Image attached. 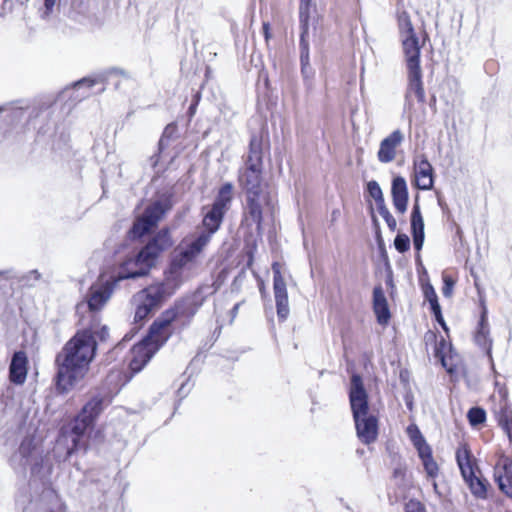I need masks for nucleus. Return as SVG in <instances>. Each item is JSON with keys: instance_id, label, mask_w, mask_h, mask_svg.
I'll return each mask as SVG.
<instances>
[{"instance_id": "obj_41", "label": "nucleus", "mask_w": 512, "mask_h": 512, "mask_svg": "<svg viewBox=\"0 0 512 512\" xmlns=\"http://www.w3.org/2000/svg\"><path fill=\"white\" fill-rule=\"evenodd\" d=\"M97 83V80L94 78L84 77L81 80L75 82L73 84V89L80 90L82 88H85L89 90Z\"/></svg>"}, {"instance_id": "obj_24", "label": "nucleus", "mask_w": 512, "mask_h": 512, "mask_svg": "<svg viewBox=\"0 0 512 512\" xmlns=\"http://www.w3.org/2000/svg\"><path fill=\"white\" fill-rule=\"evenodd\" d=\"M476 345L485 353L492 362V339L490 337L489 324L485 315L482 313L474 335Z\"/></svg>"}, {"instance_id": "obj_60", "label": "nucleus", "mask_w": 512, "mask_h": 512, "mask_svg": "<svg viewBox=\"0 0 512 512\" xmlns=\"http://www.w3.org/2000/svg\"><path fill=\"white\" fill-rule=\"evenodd\" d=\"M241 303H236L233 308L231 309V315L232 317H236L237 313H238V310H239V307H240Z\"/></svg>"}, {"instance_id": "obj_38", "label": "nucleus", "mask_w": 512, "mask_h": 512, "mask_svg": "<svg viewBox=\"0 0 512 512\" xmlns=\"http://www.w3.org/2000/svg\"><path fill=\"white\" fill-rule=\"evenodd\" d=\"M410 244V238L404 233H398L394 239V247L399 253L407 252Z\"/></svg>"}, {"instance_id": "obj_30", "label": "nucleus", "mask_w": 512, "mask_h": 512, "mask_svg": "<svg viewBox=\"0 0 512 512\" xmlns=\"http://www.w3.org/2000/svg\"><path fill=\"white\" fill-rule=\"evenodd\" d=\"M465 482L475 497L480 499H485L487 497L488 482L485 479L480 478L475 474L471 478H467Z\"/></svg>"}, {"instance_id": "obj_28", "label": "nucleus", "mask_w": 512, "mask_h": 512, "mask_svg": "<svg viewBox=\"0 0 512 512\" xmlns=\"http://www.w3.org/2000/svg\"><path fill=\"white\" fill-rule=\"evenodd\" d=\"M177 129L178 128L175 123H170L165 127L162 136L158 142V153L150 157L151 166L153 168H155L159 162L160 153L168 146L169 141L175 138Z\"/></svg>"}, {"instance_id": "obj_19", "label": "nucleus", "mask_w": 512, "mask_h": 512, "mask_svg": "<svg viewBox=\"0 0 512 512\" xmlns=\"http://www.w3.org/2000/svg\"><path fill=\"white\" fill-rule=\"evenodd\" d=\"M28 372V357L23 350L15 351L9 365V381L15 385L25 383Z\"/></svg>"}, {"instance_id": "obj_13", "label": "nucleus", "mask_w": 512, "mask_h": 512, "mask_svg": "<svg viewBox=\"0 0 512 512\" xmlns=\"http://www.w3.org/2000/svg\"><path fill=\"white\" fill-rule=\"evenodd\" d=\"M150 269L143 261L138 259V253L124 260L118 270L110 276L117 284L126 279H136L148 275Z\"/></svg>"}, {"instance_id": "obj_22", "label": "nucleus", "mask_w": 512, "mask_h": 512, "mask_svg": "<svg viewBox=\"0 0 512 512\" xmlns=\"http://www.w3.org/2000/svg\"><path fill=\"white\" fill-rule=\"evenodd\" d=\"M372 308L376 316V320L380 325H387L391 319V313L381 284L373 288Z\"/></svg>"}, {"instance_id": "obj_58", "label": "nucleus", "mask_w": 512, "mask_h": 512, "mask_svg": "<svg viewBox=\"0 0 512 512\" xmlns=\"http://www.w3.org/2000/svg\"><path fill=\"white\" fill-rule=\"evenodd\" d=\"M196 110H197V106L193 105L192 103H190V106H189L188 111H187V114H188L190 119L195 115Z\"/></svg>"}, {"instance_id": "obj_44", "label": "nucleus", "mask_w": 512, "mask_h": 512, "mask_svg": "<svg viewBox=\"0 0 512 512\" xmlns=\"http://www.w3.org/2000/svg\"><path fill=\"white\" fill-rule=\"evenodd\" d=\"M443 288H442V293L445 297H450L451 294H452V289H453V286H454V281L448 277V276H444L443 277Z\"/></svg>"}, {"instance_id": "obj_23", "label": "nucleus", "mask_w": 512, "mask_h": 512, "mask_svg": "<svg viewBox=\"0 0 512 512\" xmlns=\"http://www.w3.org/2000/svg\"><path fill=\"white\" fill-rule=\"evenodd\" d=\"M406 67L420 66L421 46L417 34L401 37Z\"/></svg>"}, {"instance_id": "obj_62", "label": "nucleus", "mask_w": 512, "mask_h": 512, "mask_svg": "<svg viewBox=\"0 0 512 512\" xmlns=\"http://www.w3.org/2000/svg\"><path fill=\"white\" fill-rule=\"evenodd\" d=\"M88 95H89V92H88V91H87V92H83V93L81 94V97L85 98V97H87Z\"/></svg>"}, {"instance_id": "obj_40", "label": "nucleus", "mask_w": 512, "mask_h": 512, "mask_svg": "<svg viewBox=\"0 0 512 512\" xmlns=\"http://www.w3.org/2000/svg\"><path fill=\"white\" fill-rule=\"evenodd\" d=\"M367 191L374 200L383 196L382 189L377 181L371 180L367 183Z\"/></svg>"}, {"instance_id": "obj_27", "label": "nucleus", "mask_w": 512, "mask_h": 512, "mask_svg": "<svg viewBox=\"0 0 512 512\" xmlns=\"http://www.w3.org/2000/svg\"><path fill=\"white\" fill-rule=\"evenodd\" d=\"M170 294L174 295L183 283V272L171 266L164 271V278L159 282Z\"/></svg>"}, {"instance_id": "obj_21", "label": "nucleus", "mask_w": 512, "mask_h": 512, "mask_svg": "<svg viewBox=\"0 0 512 512\" xmlns=\"http://www.w3.org/2000/svg\"><path fill=\"white\" fill-rule=\"evenodd\" d=\"M391 197L396 211L404 214L408 207L409 192L407 182L403 176L398 175L392 179Z\"/></svg>"}, {"instance_id": "obj_55", "label": "nucleus", "mask_w": 512, "mask_h": 512, "mask_svg": "<svg viewBox=\"0 0 512 512\" xmlns=\"http://www.w3.org/2000/svg\"><path fill=\"white\" fill-rule=\"evenodd\" d=\"M186 385L187 383H183L180 388L178 389L177 391V394L180 398H184L186 397V395L188 394L189 392V389H186Z\"/></svg>"}, {"instance_id": "obj_8", "label": "nucleus", "mask_w": 512, "mask_h": 512, "mask_svg": "<svg viewBox=\"0 0 512 512\" xmlns=\"http://www.w3.org/2000/svg\"><path fill=\"white\" fill-rule=\"evenodd\" d=\"M232 200L233 185L230 182H226L219 188L210 210L204 215L202 221L205 231H202L199 235L207 237V244L212 235L220 228Z\"/></svg>"}, {"instance_id": "obj_6", "label": "nucleus", "mask_w": 512, "mask_h": 512, "mask_svg": "<svg viewBox=\"0 0 512 512\" xmlns=\"http://www.w3.org/2000/svg\"><path fill=\"white\" fill-rule=\"evenodd\" d=\"M105 400L100 394L92 396L82 407L71 427L72 445L67 450V458L72 454L87 450V442L83 436L93 429L98 417L104 411Z\"/></svg>"}, {"instance_id": "obj_15", "label": "nucleus", "mask_w": 512, "mask_h": 512, "mask_svg": "<svg viewBox=\"0 0 512 512\" xmlns=\"http://www.w3.org/2000/svg\"><path fill=\"white\" fill-rule=\"evenodd\" d=\"M415 432V435H411V440L418 451L428 477L435 478L438 475V465L433 459L432 450L417 427H415Z\"/></svg>"}, {"instance_id": "obj_34", "label": "nucleus", "mask_w": 512, "mask_h": 512, "mask_svg": "<svg viewBox=\"0 0 512 512\" xmlns=\"http://www.w3.org/2000/svg\"><path fill=\"white\" fill-rule=\"evenodd\" d=\"M467 419L472 427H477L486 421V411L479 406H474L468 410Z\"/></svg>"}, {"instance_id": "obj_36", "label": "nucleus", "mask_w": 512, "mask_h": 512, "mask_svg": "<svg viewBox=\"0 0 512 512\" xmlns=\"http://www.w3.org/2000/svg\"><path fill=\"white\" fill-rule=\"evenodd\" d=\"M5 110L2 112L5 113V120L10 124H16L21 121L25 115V110L21 107H13V106H3Z\"/></svg>"}, {"instance_id": "obj_56", "label": "nucleus", "mask_w": 512, "mask_h": 512, "mask_svg": "<svg viewBox=\"0 0 512 512\" xmlns=\"http://www.w3.org/2000/svg\"><path fill=\"white\" fill-rule=\"evenodd\" d=\"M0 275L4 276L6 279L16 277V275L14 274V271L12 269L0 271Z\"/></svg>"}, {"instance_id": "obj_12", "label": "nucleus", "mask_w": 512, "mask_h": 512, "mask_svg": "<svg viewBox=\"0 0 512 512\" xmlns=\"http://www.w3.org/2000/svg\"><path fill=\"white\" fill-rule=\"evenodd\" d=\"M273 270V291L276 303L277 317L279 321L284 322L290 312L288 293L285 280L281 274L278 263L272 265Z\"/></svg>"}, {"instance_id": "obj_53", "label": "nucleus", "mask_w": 512, "mask_h": 512, "mask_svg": "<svg viewBox=\"0 0 512 512\" xmlns=\"http://www.w3.org/2000/svg\"><path fill=\"white\" fill-rule=\"evenodd\" d=\"M262 30L265 40L268 41L271 37L270 24L268 22H264L262 25Z\"/></svg>"}, {"instance_id": "obj_26", "label": "nucleus", "mask_w": 512, "mask_h": 512, "mask_svg": "<svg viewBox=\"0 0 512 512\" xmlns=\"http://www.w3.org/2000/svg\"><path fill=\"white\" fill-rule=\"evenodd\" d=\"M456 460L464 480L475 475L476 465L468 449L458 450L456 452Z\"/></svg>"}, {"instance_id": "obj_39", "label": "nucleus", "mask_w": 512, "mask_h": 512, "mask_svg": "<svg viewBox=\"0 0 512 512\" xmlns=\"http://www.w3.org/2000/svg\"><path fill=\"white\" fill-rule=\"evenodd\" d=\"M152 355L149 352H145L143 359L139 361L136 357L130 362V368L134 372H139L151 359Z\"/></svg>"}, {"instance_id": "obj_9", "label": "nucleus", "mask_w": 512, "mask_h": 512, "mask_svg": "<svg viewBox=\"0 0 512 512\" xmlns=\"http://www.w3.org/2000/svg\"><path fill=\"white\" fill-rule=\"evenodd\" d=\"M117 283L109 277L107 280L102 279V275L98 281L92 284L85 296L84 301L76 305V313L80 314L84 310L91 313L100 311L108 302Z\"/></svg>"}, {"instance_id": "obj_50", "label": "nucleus", "mask_w": 512, "mask_h": 512, "mask_svg": "<svg viewBox=\"0 0 512 512\" xmlns=\"http://www.w3.org/2000/svg\"><path fill=\"white\" fill-rule=\"evenodd\" d=\"M405 476V468L402 465H398L393 470V477L394 478H401L403 479Z\"/></svg>"}, {"instance_id": "obj_37", "label": "nucleus", "mask_w": 512, "mask_h": 512, "mask_svg": "<svg viewBox=\"0 0 512 512\" xmlns=\"http://www.w3.org/2000/svg\"><path fill=\"white\" fill-rule=\"evenodd\" d=\"M300 72L307 89H311L313 86V80L315 78V70L311 64L300 65Z\"/></svg>"}, {"instance_id": "obj_2", "label": "nucleus", "mask_w": 512, "mask_h": 512, "mask_svg": "<svg viewBox=\"0 0 512 512\" xmlns=\"http://www.w3.org/2000/svg\"><path fill=\"white\" fill-rule=\"evenodd\" d=\"M263 174V138L257 133L250 137L248 153L244 165L238 171V183L245 193L244 213L247 219L256 225L258 234L262 233L264 208H272V198L262 188Z\"/></svg>"}, {"instance_id": "obj_54", "label": "nucleus", "mask_w": 512, "mask_h": 512, "mask_svg": "<svg viewBox=\"0 0 512 512\" xmlns=\"http://www.w3.org/2000/svg\"><path fill=\"white\" fill-rule=\"evenodd\" d=\"M502 430L507 435L509 442L512 444V421L507 426L502 427Z\"/></svg>"}, {"instance_id": "obj_33", "label": "nucleus", "mask_w": 512, "mask_h": 512, "mask_svg": "<svg viewBox=\"0 0 512 512\" xmlns=\"http://www.w3.org/2000/svg\"><path fill=\"white\" fill-rule=\"evenodd\" d=\"M154 310L155 308L143 299L135 309L134 322L142 325Z\"/></svg>"}, {"instance_id": "obj_29", "label": "nucleus", "mask_w": 512, "mask_h": 512, "mask_svg": "<svg viewBox=\"0 0 512 512\" xmlns=\"http://www.w3.org/2000/svg\"><path fill=\"white\" fill-rule=\"evenodd\" d=\"M312 12H316L314 0H300L299 4V26L300 32H309V20Z\"/></svg>"}, {"instance_id": "obj_11", "label": "nucleus", "mask_w": 512, "mask_h": 512, "mask_svg": "<svg viewBox=\"0 0 512 512\" xmlns=\"http://www.w3.org/2000/svg\"><path fill=\"white\" fill-rule=\"evenodd\" d=\"M207 245V237L198 235L183 250L175 254L169 263L172 268L183 272V269L193 263Z\"/></svg>"}, {"instance_id": "obj_64", "label": "nucleus", "mask_w": 512, "mask_h": 512, "mask_svg": "<svg viewBox=\"0 0 512 512\" xmlns=\"http://www.w3.org/2000/svg\"><path fill=\"white\" fill-rule=\"evenodd\" d=\"M440 346H444L445 345V340L442 339L441 342L439 343Z\"/></svg>"}, {"instance_id": "obj_10", "label": "nucleus", "mask_w": 512, "mask_h": 512, "mask_svg": "<svg viewBox=\"0 0 512 512\" xmlns=\"http://www.w3.org/2000/svg\"><path fill=\"white\" fill-rule=\"evenodd\" d=\"M173 245L170 229L164 227L153 235L148 242L138 251V259L143 261L148 268L155 265L158 257Z\"/></svg>"}, {"instance_id": "obj_51", "label": "nucleus", "mask_w": 512, "mask_h": 512, "mask_svg": "<svg viewBox=\"0 0 512 512\" xmlns=\"http://www.w3.org/2000/svg\"><path fill=\"white\" fill-rule=\"evenodd\" d=\"M374 201H375V203H376V207H377V211H378V213H379L380 211H384V210H386V209H387V206H386V204H385V200H384V196H381L380 198H377V199H375Z\"/></svg>"}, {"instance_id": "obj_32", "label": "nucleus", "mask_w": 512, "mask_h": 512, "mask_svg": "<svg viewBox=\"0 0 512 512\" xmlns=\"http://www.w3.org/2000/svg\"><path fill=\"white\" fill-rule=\"evenodd\" d=\"M299 60H300V65L311 64L310 63V48H309L308 33L300 32Z\"/></svg>"}, {"instance_id": "obj_25", "label": "nucleus", "mask_w": 512, "mask_h": 512, "mask_svg": "<svg viewBox=\"0 0 512 512\" xmlns=\"http://www.w3.org/2000/svg\"><path fill=\"white\" fill-rule=\"evenodd\" d=\"M143 299L155 309L172 296L159 282L149 285L143 291Z\"/></svg>"}, {"instance_id": "obj_17", "label": "nucleus", "mask_w": 512, "mask_h": 512, "mask_svg": "<svg viewBox=\"0 0 512 512\" xmlns=\"http://www.w3.org/2000/svg\"><path fill=\"white\" fill-rule=\"evenodd\" d=\"M404 141V134L401 130L396 129L387 137H385L379 146L377 158L381 163H390L396 157V148Z\"/></svg>"}, {"instance_id": "obj_43", "label": "nucleus", "mask_w": 512, "mask_h": 512, "mask_svg": "<svg viewBox=\"0 0 512 512\" xmlns=\"http://www.w3.org/2000/svg\"><path fill=\"white\" fill-rule=\"evenodd\" d=\"M41 278V274L38 270L34 269L23 275L19 280L23 282L24 284L31 285L29 283L30 279H33L34 281H38Z\"/></svg>"}, {"instance_id": "obj_47", "label": "nucleus", "mask_w": 512, "mask_h": 512, "mask_svg": "<svg viewBox=\"0 0 512 512\" xmlns=\"http://www.w3.org/2000/svg\"><path fill=\"white\" fill-rule=\"evenodd\" d=\"M94 337L97 336L101 342L107 341L109 338V329L106 325H103L99 330L93 332Z\"/></svg>"}, {"instance_id": "obj_52", "label": "nucleus", "mask_w": 512, "mask_h": 512, "mask_svg": "<svg viewBox=\"0 0 512 512\" xmlns=\"http://www.w3.org/2000/svg\"><path fill=\"white\" fill-rule=\"evenodd\" d=\"M435 317L436 322L445 330L448 331L447 324L443 318L442 312L438 313Z\"/></svg>"}, {"instance_id": "obj_5", "label": "nucleus", "mask_w": 512, "mask_h": 512, "mask_svg": "<svg viewBox=\"0 0 512 512\" xmlns=\"http://www.w3.org/2000/svg\"><path fill=\"white\" fill-rule=\"evenodd\" d=\"M348 397L357 437L365 445L374 443L378 437V418L369 413V396L358 373L351 375Z\"/></svg>"}, {"instance_id": "obj_57", "label": "nucleus", "mask_w": 512, "mask_h": 512, "mask_svg": "<svg viewBox=\"0 0 512 512\" xmlns=\"http://www.w3.org/2000/svg\"><path fill=\"white\" fill-rule=\"evenodd\" d=\"M201 100V92L200 91H196L193 96H192V100H191V103L193 105H196L198 106L199 102Z\"/></svg>"}, {"instance_id": "obj_48", "label": "nucleus", "mask_w": 512, "mask_h": 512, "mask_svg": "<svg viewBox=\"0 0 512 512\" xmlns=\"http://www.w3.org/2000/svg\"><path fill=\"white\" fill-rule=\"evenodd\" d=\"M57 0H44V11L42 13V18H47L54 9Z\"/></svg>"}, {"instance_id": "obj_16", "label": "nucleus", "mask_w": 512, "mask_h": 512, "mask_svg": "<svg viewBox=\"0 0 512 512\" xmlns=\"http://www.w3.org/2000/svg\"><path fill=\"white\" fill-rule=\"evenodd\" d=\"M421 66L407 68V88L405 92V100L409 106L411 103L412 94L415 95L419 103H424L426 100L423 80H422Z\"/></svg>"}, {"instance_id": "obj_42", "label": "nucleus", "mask_w": 512, "mask_h": 512, "mask_svg": "<svg viewBox=\"0 0 512 512\" xmlns=\"http://www.w3.org/2000/svg\"><path fill=\"white\" fill-rule=\"evenodd\" d=\"M379 214L382 216V218L385 220L389 230L391 232H394L397 229V222L393 215L390 213L389 209L387 208L384 211H380Z\"/></svg>"}, {"instance_id": "obj_45", "label": "nucleus", "mask_w": 512, "mask_h": 512, "mask_svg": "<svg viewBox=\"0 0 512 512\" xmlns=\"http://www.w3.org/2000/svg\"><path fill=\"white\" fill-rule=\"evenodd\" d=\"M386 285L391 288V289H394L395 288V285H394V281H393V272H392V269H391V266L389 264V261L388 259L386 258Z\"/></svg>"}, {"instance_id": "obj_31", "label": "nucleus", "mask_w": 512, "mask_h": 512, "mask_svg": "<svg viewBox=\"0 0 512 512\" xmlns=\"http://www.w3.org/2000/svg\"><path fill=\"white\" fill-rule=\"evenodd\" d=\"M397 26L400 38L416 34L411 17L405 10L397 14Z\"/></svg>"}, {"instance_id": "obj_35", "label": "nucleus", "mask_w": 512, "mask_h": 512, "mask_svg": "<svg viewBox=\"0 0 512 512\" xmlns=\"http://www.w3.org/2000/svg\"><path fill=\"white\" fill-rule=\"evenodd\" d=\"M495 418L498 425L502 428L512 422V409L509 405L501 404L498 410L495 411Z\"/></svg>"}, {"instance_id": "obj_61", "label": "nucleus", "mask_w": 512, "mask_h": 512, "mask_svg": "<svg viewBox=\"0 0 512 512\" xmlns=\"http://www.w3.org/2000/svg\"><path fill=\"white\" fill-rule=\"evenodd\" d=\"M405 403H406L407 408L409 410H412V408H413V401H412V399H409L408 397H406Z\"/></svg>"}, {"instance_id": "obj_1", "label": "nucleus", "mask_w": 512, "mask_h": 512, "mask_svg": "<svg viewBox=\"0 0 512 512\" xmlns=\"http://www.w3.org/2000/svg\"><path fill=\"white\" fill-rule=\"evenodd\" d=\"M9 463L15 473L26 477L30 472L28 489L21 492L17 504L22 512H65L66 505L50 486L52 462L35 443L34 436H25Z\"/></svg>"}, {"instance_id": "obj_4", "label": "nucleus", "mask_w": 512, "mask_h": 512, "mask_svg": "<svg viewBox=\"0 0 512 512\" xmlns=\"http://www.w3.org/2000/svg\"><path fill=\"white\" fill-rule=\"evenodd\" d=\"M204 300L205 298L199 291L175 300L171 307L164 310L153 321L142 343L134 347V352L140 353L150 345H154L155 349L164 345L170 337V334H165V330L176 320L181 321L184 327L190 325L192 319L202 307Z\"/></svg>"}, {"instance_id": "obj_63", "label": "nucleus", "mask_w": 512, "mask_h": 512, "mask_svg": "<svg viewBox=\"0 0 512 512\" xmlns=\"http://www.w3.org/2000/svg\"><path fill=\"white\" fill-rule=\"evenodd\" d=\"M113 71H115V72H117V73H123V71H122V70L117 69V68H114V69H113Z\"/></svg>"}, {"instance_id": "obj_59", "label": "nucleus", "mask_w": 512, "mask_h": 512, "mask_svg": "<svg viewBox=\"0 0 512 512\" xmlns=\"http://www.w3.org/2000/svg\"><path fill=\"white\" fill-rule=\"evenodd\" d=\"M372 222H373V226H374V228L376 229V232H377L378 234H380V225H379V221H378L377 217H376L374 214H372Z\"/></svg>"}, {"instance_id": "obj_18", "label": "nucleus", "mask_w": 512, "mask_h": 512, "mask_svg": "<svg viewBox=\"0 0 512 512\" xmlns=\"http://www.w3.org/2000/svg\"><path fill=\"white\" fill-rule=\"evenodd\" d=\"M494 480L506 496L512 498V459L503 457L494 469Z\"/></svg>"}, {"instance_id": "obj_46", "label": "nucleus", "mask_w": 512, "mask_h": 512, "mask_svg": "<svg viewBox=\"0 0 512 512\" xmlns=\"http://www.w3.org/2000/svg\"><path fill=\"white\" fill-rule=\"evenodd\" d=\"M423 292H424V297L428 302L438 298L437 294L431 284H427L424 287Z\"/></svg>"}, {"instance_id": "obj_20", "label": "nucleus", "mask_w": 512, "mask_h": 512, "mask_svg": "<svg viewBox=\"0 0 512 512\" xmlns=\"http://www.w3.org/2000/svg\"><path fill=\"white\" fill-rule=\"evenodd\" d=\"M410 225L414 249L417 251L416 260H420L419 252L423 248L425 233L424 220L421 214L420 205L417 201L414 203L412 207Z\"/></svg>"}, {"instance_id": "obj_3", "label": "nucleus", "mask_w": 512, "mask_h": 512, "mask_svg": "<svg viewBox=\"0 0 512 512\" xmlns=\"http://www.w3.org/2000/svg\"><path fill=\"white\" fill-rule=\"evenodd\" d=\"M97 341L92 328L78 330L55 357L57 372L55 384L61 392H68L87 375L97 353Z\"/></svg>"}, {"instance_id": "obj_7", "label": "nucleus", "mask_w": 512, "mask_h": 512, "mask_svg": "<svg viewBox=\"0 0 512 512\" xmlns=\"http://www.w3.org/2000/svg\"><path fill=\"white\" fill-rule=\"evenodd\" d=\"M174 193L165 191L158 198L148 205L143 213L137 217L128 231L130 240H138L150 234L157 227L158 223L173 207Z\"/></svg>"}, {"instance_id": "obj_14", "label": "nucleus", "mask_w": 512, "mask_h": 512, "mask_svg": "<svg viewBox=\"0 0 512 512\" xmlns=\"http://www.w3.org/2000/svg\"><path fill=\"white\" fill-rule=\"evenodd\" d=\"M413 169L417 188L431 190L434 186V168L425 154L414 156Z\"/></svg>"}, {"instance_id": "obj_49", "label": "nucleus", "mask_w": 512, "mask_h": 512, "mask_svg": "<svg viewBox=\"0 0 512 512\" xmlns=\"http://www.w3.org/2000/svg\"><path fill=\"white\" fill-rule=\"evenodd\" d=\"M429 304H430V310H431V313L436 316L438 313H441V307H440V304L438 302V298L437 299H434V300H431L429 301Z\"/></svg>"}]
</instances>
